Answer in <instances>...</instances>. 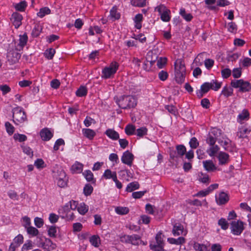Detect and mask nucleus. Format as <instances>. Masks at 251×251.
Returning a JSON list of instances; mask_svg holds the SVG:
<instances>
[{"label": "nucleus", "instance_id": "nucleus-1", "mask_svg": "<svg viewBox=\"0 0 251 251\" xmlns=\"http://www.w3.org/2000/svg\"><path fill=\"white\" fill-rule=\"evenodd\" d=\"M116 102L122 109L130 108L136 105L137 100L132 96H123L116 100Z\"/></svg>", "mask_w": 251, "mask_h": 251}, {"label": "nucleus", "instance_id": "nucleus-2", "mask_svg": "<svg viewBox=\"0 0 251 251\" xmlns=\"http://www.w3.org/2000/svg\"><path fill=\"white\" fill-rule=\"evenodd\" d=\"M53 177L59 187L63 188L67 185L68 178L62 169L59 168L53 171Z\"/></svg>", "mask_w": 251, "mask_h": 251}, {"label": "nucleus", "instance_id": "nucleus-3", "mask_svg": "<svg viewBox=\"0 0 251 251\" xmlns=\"http://www.w3.org/2000/svg\"><path fill=\"white\" fill-rule=\"evenodd\" d=\"M13 121L16 125L23 123L27 120L26 116L23 109L20 107H16L13 109Z\"/></svg>", "mask_w": 251, "mask_h": 251}, {"label": "nucleus", "instance_id": "nucleus-4", "mask_svg": "<svg viewBox=\"0 0 251 251\" xmlns=\"http://www.w3.org/2000/svg\"><path fill=\"white\" fill-rule=\"evenodd\" d=\"M119 68V64L116 62H112L109 67H106L102 71L101 77L107 79L114 75Z\"/></svg>", "mask_w": 251, "mask_h": 251}, {"label": "nucleus", "instance_id": "nucleus-5", "mask_svg": "<svg viewBox=\"0 0 251 251\" xmlns=\"http://www.w3.org/2000/svg\"><path fill=\"white\" fill-rule=\"evenodd\" d=\"M231 85L235 88H239V91L242 92H248L251 89V84L243 79L233 80L231 81Z\"/></svg>", "mask_w": 251, "mask_h": 251}, {"label": "nucleus", "instance_id": "nucleus-6", "mask_svg": "<svg viewBox=\"0 0 251 251\" xmlns=\"http://www.w3.org/2000/svg\"><path fill=\"white\" fill-rule=\"evenodd\" d=\"M164 242L162 237V234L158 233L155 236V241L150 242V247L153 251H164Z\"/></svg>", "mask_w": 251, "mask_h": 251}, {"label": "nucleus", "instance_id": "nucleus-7", "mask_svg": "<svg viewBox=\"0 0 251 251\" xmlns=\"http://www.w3.org/2000/svg\"><path fill=\"white\" fill-rule=\"evenodd\" d=\"M155 11H157L160 15V18L163 22H167L170 21V15L171 11L165 5L160 4L155 8Z\"/></svg>", "mask_w": 251, "mask_h": 251}, {"label": "nucleus", "instance_id": "nucleus-8", "mask_svg": "<svg viewBox=\"0 0 251 251\" xmlns=\"http://www.w3.org/2000/svg\"><path fill=\"white\" fill-rule=\"evenodd\" d=\"M244 229V223L241 221H233L231 223V232L234 235L241 234Z\"/></svg>", "mask_w": 251, "mask_h": 251}, {"label": "nucleus", "instance_id": "nucleus-9", "mask_svg": "<svg viewBox=\"0 0 251 251\" xmlns=\"http://www.w3.org/2000/svg\"><path fill=\"white\" fill-rule=\"evenodd\" d=\"M134 160L133 154L128 151H125L121 157L122 162L125 164L131 166Z\"/></svg>", "mask_w": 251, "mask_h": 251}, {"label": "nucleus", "instance_id": "nucleus-10", "mask_svg": "<svg viewBox=\"0 0 251 251\" xmlns=\"http://www.w3.org/2000/svg\"><path fill=\"white\" fill-rule=\"evenodd\" d=\"M23 17L21 14L15 12L11 16V21L16 28H18L22 24Z\"/></svg>", "mask_w": 251, "mask_h": 251}, {"label": "nucleus", "instance_id": "nucleus-11", "mask_svg": "<svg viewBox=\"0 0 251 251\" xmlns=\"http://www.w3.org/2000/svg\"><path fill=\"white\" fill-rule=\"evenodd\" d=\"M229 200L228 195L222 192L219 194L218 196H216V201L219 205L224 204L226 203Z\"/></svg>", "mask_w": 251, "mask_h": 251}, {"label": "nucleus", "instance_id": "nucleus-12", "mask_svg": "<svg viewBox=\"0 0 251 251\" xmlns=\"http://www.w3.org/2000/svg\"><path fill=\"white\" fill-rule=\"evenodd\" d=\"M217 158L219 164L221 165H226L229 161V155L225 152L220 151L217 155Z\"/></svg>", "mask_w": 251, "mask_h": 251}, {"label": "nucleus", "instance_id": "nucleus-13", "mask_svg": "<svg viewBox=\"0 0 251 251\" xmlns=\"http://www.w3.org/2000/svg\"><path fill=\"white\" fill-rule=\"evenodd\" d=\"M211 89L210 82H205L201 85V89L197 92V96L201 98L203 97V94L206 93Z\"/></svg>", "mask_w": 251, "mask_h": 251}, {"label": "nucleus", "instance_id": "nucleus-14", "mask_svg": "<svg viewBox=\"0 0 251 251\" xmlns=\"http://www.w3.org/2000/svg\"><path fill=\"white\" fill-rule=\"evenodd\" d=\"M204 168L207 172H214L217 170V168L212 160H207L202 162Z\"/></svg>", "mask_w": 251, "mask_h": 251}, {"label": "nucleus", "instance_id": "nucleus-15", "mask_svg": "<svg viewBox=\"0 0 251 251\" xmlns=\"http://www.w3.org/2000/svg\"><path fill=\"white\" fill-rule=\"evenodd\" d=\"M175 73H186V68L184 63L180 59L175 63Z\"/></svg>", "mask_w": 251, "mask_h": 251}, {"label": "nucleus", "instance_id": "nucleus-16", "mask_svg": "<svg viewBox=\"0 0 251 251\" xmlns=\"http://www.w3.org/2000/svg\"><path fill=\"white\" fill-rule=\"evenodd\" d=\"M7 57L8 61H11L12 63H15L20 58L21 55L17 51H10L8 52Z\"/></svg>", "mask_w": 251, "mask_h": 251}, {"label": "nucleus", "instance_id": "nucleus-17", "mask_svg": "<svg viewBox=\"0 0 251 251\" xmlns=\"http://www.w3.org/2000/svg\"><path fill=\"white\" fill-rule=\"evenodd\" d=\"M28 40V37L26 33L19 36V43L16 48L17 50H21L25 46Z\"/></svg>", "mask_w": 251, "mask_h": 251}, {"label": "nucleus", "instance_id": "nucleus-18", "mask_svg": "<svg viewBox=\"0 0 251 251\" xmlns=\"http://www.w3.org/2000/svg\"><path fill=\"white\" fill-rule=\"evenodd\" d=\"M40 135L44 141L50 140L53 136L52 132L47 128L42 129L40 131Z\"/></svg>", "mask_w": 251, "mask_h": 251}, {"label": "nucleus", "instance_id": "nucleus-19", "mask_svg": "<svg viewBox=\"0 0 251 251\" xmlns=\"http://www.w3.org/2000/svg\"><path fill=\"white\" fill-rule=\"evenodd\" d=\"M172 232L174 236L186 234L185 232L184 231L183 226L179 224H176L174 226Z\"/></svg>", "mask_w": 251, "mask_h": 251}, {"label": "nucleus", "instance_id": "nucleus-20", "mask_svg": "<svg viewBox=\"0 0 251 251\" xmlns=\"http://www.w3.org/2000/svg\"><path fill=\"white\" fill-rule=\"evenodd\" d=\"M83 165L77 161H76L71 167V170L73 174H78L82 172Z\"/></svg>", "mask_w": 251, "mask_h": 251}, {"label": "nucleus", "instance_id": "nucleus-21", "mask_svg": "<svg viewBox=\"0 0 251 251\" xmlns=\"http://www.w3.org/2000/svg\"><path fill=\"white\" fill-rule=\"evenodd\" d=\"M82 132L84 136L89 140H92L96 134L95 131L90 128H83Z\"/></svg>", "mask_w": 251, "mask_h": 251}, {"label": "nucleus", "instance_id": "nucleus-22", "mask_svg": "<svg viewBox=\"0 0 251 251\" xmlns=\"http://www.w3.org/2000/svg\"><path fill=\"white\" fill-rule=\"evenodd\" d=\"M251 130L247 127L243 126L239 129L237 135L240 138H244L247 137L248 134L251 133Z\"/></svg>", "mask_w": 251, "mask_h": 251}, {"label": "nucleus", "instance_id": "nucleus-23", "mask_svg": "<svg viewBox=\"0 0 251 251\" xmlns=\"http://www.w3.org/2000/svg\"><path fill=\"white\" fill-rule=\"evenodd\" d=\"M250 117V114L247 109H244L241 113H240L237 118L238 122L242 123L243 121L248 120Z\"/></svg>", "mask_w": 251, "mask_h": 251}, {"label": "nucleus", "instance_id": "nucleus-24", "mask_svg": "<svg viewBox=\"0 0 251 251\" xmlns=\"http://www.w3.org/2000/svg\"><path fill=\"white\" fill-rule=\"evenodd\" d=\"M102 177L106 179H112L113 180L117 177V173L116 172H112L110 169H107L104 171Z\"/></svg>", "mask_w": 251, "mask_h": 251}, {"label": "nucleus", "instance_id": "nucleus-25", "mask_svg": "<svg viewBox=\"0 0 251 251\" xmlns=\"http://www.w3.org/2000/svg\"><path fill=\"white\" fill-rule=\"evenodd\" d=\"M105 134L110 139L116 140L119 138V134L114 129H108L106 130Z\"/></svg>", "mask_w": 251, "mask_h": 251}, {"label": "nucleus", "instance_id": "nucleus-26", "mask_svg": "<svg viewBox=\"0 0 251 251\" xmlns=\"http://www.w3.org/2000/svg\"><path fill=\"white\" fill-rule=\"evenodd\" d=\"M130 242L129 244H131L133 245H138L142 242L141 239V236L137 234H132L130 235Z\"/></svg>", "mask_w": 251, "mask_h": 251}, {"label": "nucleus", "instance_id": "nucleus-27", "mask_svg": "<svg viewBox=\"0 0 251 251\" xmlns=\"http://www.w3.org/2000/svg\"><path fill=\"white\" fill-rule=\"evenodd\" d=\"M42 30V26L39 24H35L32 29L31 35L33 37H38Z\"/></svg>", "mask_w": 251, "mask_h": 251}, {"label": "nucleus", "instance_id": "nucleus-28", "mask_svg": "<svg viewBox=\"0 0 251 251\" xmlns=\"http://www.w3.org/2000/svg\"><path fill=\"white\" fill-rule=\"evenodd\" d=\"M140 185L137 181L132 182L129 183L126 188V191L128 192H131L139 188Z\"/></svg>", "mask_w": 251, "mask_h": 251}, {"label": "nucleus", "instance_id": "nucleus-29", "mask_svg": "<svg viewBox=\"0 0 251 251\" xmlns=\"http://www.w3.org/2000/svg\"><path fill=\"white\" fill-rule=\"evenodd\" d=\"M89 210V206L84 202L80 203L77 207V211L81 215H85Z\"/></svg>", "mask_w": 251, "mask_h": 251}, {"label": "nucleus", "instance_id": "nucleus-30", "mask_svg": "<svg viewBox=\"0 0 251 251\" xmlns=\"http://www.w3.org/2000/svg\"><path fill=\"white\" fill-rule=\"evenodd\" d=\"M179 14L187 22L191 21L193 18L192 15L190 13H187L183 8L180 9Z\"/></svg>", "mask_w": 251, "mask_h": 251}, {"label": "nucleus", "instance_id": "nucleus-31", "mask_svg": "<svg viewBox=\"0 0 251 251\" xmlns=\"http://www.w3.org/2000/svg\"><path fill=\"white\" fill-rule=\"evenodd\" d=\"M125 130L127 135H131L135 134L136 128L134 125L129 124L125 127Z\"/></svg>", "mask_w": 251, "mask_h": 251}, {"label": "nucleus", "instance_id": "nucleus-32", "mask_svg": "<svg viewBox=\"0 0 251 251\" xmlns=\"http://www.w3.org/2000/svg\"><path fill=\"white\" fill-rule=\"evenodd\" d=\"M219 147L217 145H210V147L207 150V152L210 156H213L219 150Z\"/></svg>", "mask_w": 251, "mask_h": 251}, {"label": "nucleus", "instance_id": "nucleus-33", "mask_svg": "<svg viewBox=\"0 0 251 251\" xmlns=\"http://www.w3.org/2000/svg\"><path fill=\"white\" fill-rule=\"evenodd\" d=\"M176 150L178 157H182L186 152L185 147L182 145H177L176 147Z\"/></svg>", "mask_w": 251, "mask_h": 251}, {"label": "nucleus", "instance_id": "nucleus-34", "mask_svg": "<svg viewBox=\"0 0 251 251\" xmlns=\"http://www.w3.org/2000/svg\"><path fill=\"white\" fill-rule=\"evenodd\" d=\"M50 10L47 7H44L41 8L37 13V16L40 18L44 17L45 15L50 14Z\"/></svg>", "mask_w": 251, "mask_h": 251}, {"label": "nucleus", "instance_id": "nucleus-35", "mask_svg": "<svg viewBox=\"0 0 251 251\" xmlns=\"http://www.w3.org/2000/svg\"><path fill=\"white\" fill-rule=\"evenodd\" d=\"M87 93V89L85 86H81L76 91V95L78 97H83L86 95Z\"/></svg>", "mask_w": 251, "mask_h": 251}, {"label": "nucleus", "instance_id": "nucleus-36", "mask_svg": "<svg viewBox=\"0 0 251 251\" xmlns=\"http://www.w3.org/2000/svg\"><path fill=\"white\" fill-rule=\"evenodd\" d=\"M90 242L93 246L98 247L100 244V237L97 235H93L90 237Z\"/></svg>", "mask_w": 251, "mask_h": 251}, {"label": "nucleus", "instance_id": "nucleus-37", "mask_svg": "<svg viewBox=\"0 0 251 251\" xmlns=\"http://www.w3.org/2000/svg\"><path fill=\"white\" fill-rule=\"evenodd\" d=\"M71 209L69 206V204L66 203L63 207L59 209V213L60 214L61 217L63 215H67L70 213Z\"/></svg>", "mask_w": 251, "mask_h": 251}, {"label": "nucleus", "instance_id": "nucleus-38", "mask_svg": "<svg viewBox=\"0 0 251 251\" xmlns=\"http://www.w3.org/2000/svg\"><path fill=\"white\" fill-rule=\"evenodd\" d=\"M168 240L169 241L171 244H174L176 245H180L185 242V239L182 237H180L177 239H175L173 238H169L168 239Z\"/></svg>", "mask_w": 251, "mask_h": 251}, {"label": "nucleus", "instance_id": "nucleus-39", "mask_svg": "<svg viewBox=\"0 0 251 251\" xmlns=\"http://www.w3.org/2000/svg\"><path fill=\"white\" fill-rule=\"evenodd\" d=\"M148 129L146 127H142L138 128L136 130V133H135L139 137H143L144 135L147 134Z\"/></svg>", "mask_w": 251, "mask_h": 251}, {"label": "nucleus", "instance_id": "nucleus-40", "mask_svg": "<svg viewBox=\"0 0 251 251\" xmlns=\"http://www.w3.org/2000/svg\"><path fill=\"white\" fill-rule=\"evenodd\" d=\"M147 0H131V4L134 6L144 7L146 5Z\"/></svg>", "mask_w": 251, "mask_h": 251}, {"label": "nucleus", "instance_id": "nucleus-41", "mask_svg": "<svg viewBox=\"0 0 251 251\" xmlns=\"http://www.w3.org/2000/svg\"><path fill=\"white\" fill-rule=\"evenodd\" d=\"M186 73H175V78L176 82L178 83L181 84L183 83L185 79Z\"/></svg>", "mask_w": 251, "mask_h": 251}, {"label": "nucleus", "instance_id": "nucleus-42", "mask_svg": "<svg viewBox=\"0 0 251 251\" xmlns=\"http://www.w3.org/2000/svg\"><path fill=\"white\" fill-rule=\"evenodd\" d=\"M83 175L87 181H91L94 179L93 174L90 170H86L83 173Z\"/></svg>", "mask_w": 251, "mask_h": 251}, {"label": "nucleus", "instance_id": "nucleus-43", "mask_svg": "<svg viewBox=\"0 0 251 251\" xmlns=\"http://www.w3.org/2000/svg\"><path fill=\"white\" fill-rule=\"evenodd\" d=\"M55 50L52 48L47 49L45 52V56L49 59H51L54 56Z\"/></svg>", "mask_w": 251, "mask_h": 251}, {"label": "nucleus", "instance_id": "nucleus-44", "mask_svg": "<svg viewBox=\"0 0 251 251\" xmlns=\"http://www.w3.org/2000/svg\"><path fill=\"white\" fill-rule=\"evenodd\" d=\"M110 16L115 20L119 19L120 18V14L117 12V8L116 6H114L110 11Z\"/></svg>", "mask_w": 251, "mask_h": 251}, {"label": "nucleus", "instance_id": "nucleus-45", "mask_svg": "<svg viewBox=\"0 0 251 251\" xmlns=\"http://www.w3.org/2000/svg\"><path fill=\"white\" fill-rule=\"evenodd\" d=\"M15 140H18L20 142H22L27 140L26 135L22 134L15 133L13 136Z\"/></svg>", "mask_w": 251, "mask_h": 251}, {"label": "nucleus", "instance_id": "nucleus-46", "mask_svg": "<svg viewBox=\"0 0 251 251\" xmlns=\"http://www.w3.org/2000/svg\"><path fill=\"white\" fill-rule=\"evenodd\" d=\"M211 89L217 91L221 87V83L218 82L216 80H212L210 81Z\"/></svg>", "mask_w": 251, "mask_h": 251}, {"label": "nucleus", "instance_id": "nucleus-47", "mask_svg": "<svg viewBox=\"0 0 251 251\" xmlns=\"http://www.w3.org/2000/svg\"><path fill=\"white\" fill-rule=\"evenodd\" d=\"M5 127L7 132L9 135H11L14 132V127L9 122L5 123Z\"/></svg>", "mask_w": 251, "mask_h": 251}, {"label": "nucleus", "instance_id": "nucleus-48", "mask_svg": "<svg viewBox=\"0 0 251 251\" xmlns=\"http://www.w3.org/2000/svg\"><path fill=\"white\" fill-rule=\"evenodd\" d=\"M21 148L23 150V152L27 154V155H29L30 157H32L33 155V152L32 150V149L27 146L25 145H22Z\"/></svg>", "mask_w": 251, "mask_h": 251}, {"label": "nucleus", "instance_id": "nucleus-49", "mask_svg": "<svg viewBox=\"0 0 251 251\" xmlns=\"http://www.w3.org/2000/svg\"><path fill=\"white\" fill-rule=\"evenodd\" d=\"M33 245L32 242L31 240H27L26 242L23 245L22 251H28L32 249Z\"/></svg>", "mask_w": 251, "mask_h": 251}, {"label": "nucleus", "instance_id": "nucleus-50", "mask_svg": "<svg viewBox=\"0 0 251 251\" xmlns=\"http://www.w3.org/2000/svg\"><path fill=\"white\" fill-rule=\"evenodd\" d=\"M27 232L33 236H35L38 235L39 231L35 227L30 226L26 228Z\"/></svg>", "mask_w": 251, "mask_h": 251}, {"label": "nucleus", "instance_id": "nucleus-51", "mask_svg": "<svg viewBox=\"0 0 251 251\" xmlns=\"http://www.w3.org/2000/svg\"><path fill=\"white\" fill-rule=\"evenodd\" d=\"M93 190V187L90 184H87L84 187L83 193L86 196H89L92 193Z\"/></svg>", "mask_w": 251, "mask_h": 251}, {"label": "nucleus", "instance_id": "nucleus-52", "mask_svg": "<svg viewBox=\"0 0 251 251\" xmlns=\"http://www.w3.org/2000/svg\"><path fill=\"white\" fill-rule=\"evenodd\" d=\"M26 6L27 5L26 2L25 1H22L16 4L15 6V7L18 11H23L25 10Z\"/></svg>", "mask_w": 251, "mask_h": 251}, {"label": "nucleus", "instance_id": "nucleus-53", "mask_svg": "<svg viewBox=\"0 0 251 251\" xmlns=\"http://www.w3.org/2000/svg\"><path fill=\"white\" fill-rule=\"evenodd\" d=\"M227 28L228 31L231 33H235L237 30V25L233 22H229L227 24Z\"/></svg>", "mask_w": 251, "mask_h": 251}, {"label": "nucleus", "instance_id": "nucleus-54", "mask_svg": "<svg viewBox=\"0 0 251 251\" xmlns=\"http://www.w3.org/2000/svg\"><path fill=\"white\" fill-rule=\"evenodd\" d=\"M115 211L118 214L124 215L127 214L129 210L127 207L119 206L116 208Z\"/></svg>", "mask_w": 251, "mask_h": 251}, {"label": "nucleus", "instance_id": "nucleus-55", "mask_svg": "<svg viewBox=\"0 0 251 251\" xmlns=\"http://www.w3.org/2000/svg\"><path fill=\"white\" fill-rule=\"evenodd\" d=\"M24 237L21 234H19L13 239V242L12 243L15 245H18V247L20 246L21 244L23 243Z\"/></svg>", "mask_w": 251, "mask_h": 251}, {"label": "nucleus", "instance_id": "nucleus-56", "mask_svg": "<svg viewBox=\"0 0 251 251\" xmlns=\"http://www.w3.org/2000/svg\"><path fill=\"white\" fill-rule=\"evenodd\" d=\"M218 225L221 226V228L224 230H226L228 227V224L224 218H221L219 220Z\"/></svg>", "mask_w": 251, "mask_h": 251}, {"label": "nucleus", "instance_id": "nucleus-57", "mask_svg": "<svg viewBox=\"0 0 251 251\" xmlns=\"http://www.w3.org/2000/svg\"><path fill=\"white\" fill-rule=\"evenodd\" d=\"M52 245H53V244L51 241L50 239H48L46 240L45 243L42 244V248L45 250H50L54 249V247L51 246Z\"/></svg>", "mask_w": 251, "mask_h": 251}, {"label": "nucleus", "instance_id": "nucleus-58", "mask_svg": "<svg viewBox=\"0 0 251 251\" xmlns=\"http://www.w3.org/2000/svg\"><path fill=\"white\" fill-rule=\"evenodd\" d=\"M194 247L196 250H198L199 251H208L207 246L204 244L195 243Z\"/></svg>", "mask_w": 251, "mask_h": 251}, {"label": "nucleus", "instance_id": "nucleus-59", "mask_svg": "<svg viewBox=\"0 0 251 251\" xmlns=\"http://www.w3.org/2000/svg\"><path fill=\"white\" fill-rule=\"evenodd\" d=\"M233 90L232 88L225 87H224L221 94L224 95L225 97H228L230 96H231Z\"/></svg>", "mask_w": 251, "mask_h": 251}, {"label": "nucleus", "instance_id": "nucleus-60", "mask_svg": "<svg viewBox=\"0 0 251 251\" xmlns=\"http://www.w3.org/2000/svg\"><path fill=\"white\" fill-rule=\"evenodd\" d=\"M202 53H200L198 55V56L195 58L193 64L196 66H201L202 65V62L201 61L202 59Z\"/></svg>", "mask_w": 251, "mask_h": 251}, {"label": "nucleus", "instance_id": "nucleus-61", "mask_svg": "<svg viewBox=\"0 0 251 251\" xmlns=\"http://www.w3.org/2000/svg\"><path fill=\"white\" fill-rule=\"evenodd\" d=\"M167 63V58L165 57H160L157 62V66L159 69L164 67Z\"/></svg>", "mask_w": 251, "mask_h": 251}, {"label": "nucleus", "instance_id": "nucleus-62", "mask_svg": "<svg viewBox=\"0 0 251 251\" xmlns=\"http://www.w3.org/2000/svg\"><path fill=\"white\" fill-rule=\"evenodd\" d=\"M219 139L216 138L215 137H214L213 135L209 134L207 139H206V143L210 145H214L216 142V141Z\"/></svg>", "mask_w": 251, "mask_h": 251}, {"label": "nucleus", "instance_id": "nucleus-63", "mask_svg": "<svg viewBox=\"0 0 251 251\" xmlns=\"http://www.w3.org/2000/svg\"><path fill=\"white\" fill-rule=\"evenodd\" d=\"M221 73L224 78H227L231 75V71L228 68H225L222 70Z\"/></svg>", "mask_w": 251, "mask_h": 251}, {"label": "nucleus", "instance_id": "nucleus-64", "mask_svg": "<svg viewBox=\"0 0 251 251\" xmlns=\"http://www.w3.org/2000/svg\"><path fill=\"white\" fill-rule=\"evenodd\" d=\"M189 144L191 148L193 149L197 148L199 145L198 140L196 137H193L191 138L189 142Z\"/></svg>", "mask_w": 251, "mask_h": 251}]
</instances>
